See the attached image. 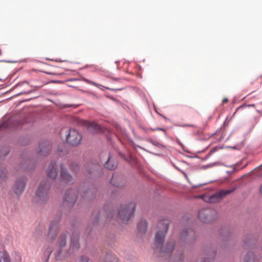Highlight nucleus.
<instances>
[{"instance_id":"8fccbe9b","label":"nucleus","mask_w":262,"mask_h":262,"mask_svg":"<svg viewBox=\"0 0 262 262\" xmlns=\"http://www.w3.org/2000/svg\"><path fill=\"white\" fill-rule=\"evenodd\" d=\"M114 239H115V236H114V235L113 234V235H112V236H111V241H112V242H113V241H114Z\"/></svg>"},{"instance_id":"c03bdc74","label":"nucleus","mask_w":262,"mask_h":262,"mask_svg":"<svg viewBox=\"0 0 262 262\" xmlns=\"http://www.w3.org/2000/svg\"><path fill=\"white\" fill-rule=\"evenodd\" d=\"M177 142L181 146V147H182V148L183 149V150L184 151V145L181 143V142L178 139L177 141Z\"/></svg>"},{"instance_id":"4468645a","label":"nucleus","mask_w":262,"mask_h":262,"mask_svg":"<svg viewBox=\"0 0 262 262\" xmlns=\"http://www.w3.org/2000/svg\"><path fill=\"white\" fill-rule=\"evenodd\" d=\"M60 178L61 181L68 183L73 180V177L68 171V170L64 167L63 164L60 165Z\"/></svg>"},{"instance_id":"f8f14e48","label":"nucleus","mask_w":262,"mask_h":262,"mask_svg":"<svg viewBox=\"0 0 262 262\" xmlns=\"http://www.w3.org/2000/svg\"><path fill=\"white\" fill-rule=\"evenodd\" d=\"M61 219V215L59 214L56 216V219L51 222L49 227L48 237L51 241H54L59 230L58 223Z\"/></svg>"},{"instance_id":"2eb2a0df","label":"nucleus","mask_w":262,"mask_h":262,"mask_svg":"<svg viewBox=\"0 0 262 262\" xmlns=\"http://www.w3.org/2000/svg\"><path fill=\"white\" fill-rule=\"evenodd\" d=\"M56 164L55 162H51L47 168V173L49 178L53 180L56 179L58 174V170L56 167Z\"/></svg>"},{"instance_id":"e433bc0d","label":"nucleus","mask_w":262,"mask_h":262,"mask_svg":"<svg viewBox=\"0 0 262 262\" xmlns=\"http://www.w3.org/2000/svg\"><path fill=\"white\" fill-rule=\"evenodd\" d=\"M219 164V163L217 162H213V163H210V164H207V165L203 166V168L204 169H207V168H210V167H212L213 166L217 165Z\"/></svg>"},{"instance_id":"09e8293b","label":"nucleus","mask_w":262,"mask_h":262,"mask_svg":"<svg viewBox=\"0 0 262 262\" xmlns=\"http://www.w3.org/2000/svg\"><path fill=\"white\" fill-rule=\"evenodd\" d=\"M228 101V99L227 98H224L223 101H222V102L223 103H227V102Z\"/></svg>"},{"instance_id":"0eeeda50","label":"nucleus","mask_w":262,"mask_h":262,"mask_svg":"<svg viewBox=\"0 0 262 262\" xmlns=\"http://www.w3.org/2000/svg\"><path fill=\"white\" fill-rule=\"evenodd\" d=\"M82 136L75 129H69V133L66 136L67 142L73 146L78 145L81 140Z\"/></svg>"},{"instance_id":"ddd939ff","label":"nucleus","mask_w":262,"mask_h":262,"mask_svg":"<svg viewBox=\"0 0 262 262\" xmlns=\"http://www.w3.org/2000/svg\"><path fill=\"white\" fill-rule=\"evenodd\" d=\"M52 147L51 142L47 140H41L38 147L36 149V152L39 156H47Z\"/></svg>"},{"instance_id":"dca6fc26","label":"nucleus","mask_w":262,"mask_h":262,"mask_svg":"<svg viewBox=\"0 0 262 262\" xmlns=\"http://www.w3.org/2000/svg\"><path fill=\"white\" fill-rule=\"evenodd\" d=\"M110 183L116 187H122L125 184V182L122 177L114 174L110 180Z\"/></svg>"},{"instance_id":"423d86ee","label":"nucleus","mask_w":262,"mask_h":262,"mask_svg":"<svg viewBox=\"0 0 262 262\" xmlns=\"http://www.w3.org/2000/svg\"><path fill=\"white\" fill-rule=\"evenodd\" d=\"M85 170L89 177L92 178H97L101 176L102 168L97 163L88 162L86 164Z\"/></svg>"},{"instance_id":"5701e85b","label":"nucleus","mask_w":262,"mask_h":262,"mask_svg":"<svg viewBox=\"0 0 262 262\" xmlns=\"http://www.w3.org/2000/svg\"><path fill=\"white\" fill-rule=\"evenodd\" d=\"M147 227V222L146 220L141 219L138 224V229L139 232L144 233Z\"/></svg>"},{"instance_id":"473e14b6","label":"nucleus","mask_w":262,"mask_h":262,"mask_svg":"<svg viewBox=\"0 0 262 262\" xmlns=\"http://www.w3.org/2000/svg\"><path fill=\"white\" fill-rule=\"evenodd\" d=\"M6 172L0 168V183L5 182L7 180Z\"/></svg>"},{"instance_id":"7c9ffc66","label":"nucleus","mask_w":262,"mask_h":262,"mask_svg":"<svg viewBox=\"0 0 262 262\" xmlns=\"http://www.w3.org/2000/svg\"><path fill=\"white\" fill-rule=\"evenodd\" d=\"M70 169L75 172H78L80 170V166L76 162H73L70 165Z\"/></svg>"},{"instance_id":"6e6552de","label":"nucleus","mask_w":262,"mask_h":262,"mask_svg":"<svg viewBox=\"0 0 262 262\" xmlns=\"http://www.w3.org/2000/svg\"><path fill=\"white\" fill-rule=\"evenodd\" d=\"M196 238L195 231L191 228H186L181 232L180 240L182 243L189 244L193 242Z\"/></svg>"},{"instance_id":"ea45409f","label":"nucleus","mask_w":262,"mask_h":262,"mask_svg":"<svg viewBox=\"0 0 262 262\" xmlns=\"http://www.w3.org/2000/svg\"><path fill=\"white\" fill-rule=\"evenodd\" d=\"M89 259L85 256H81L79 258V262H89Z\"/></svg>"},{"instance_id":"aec40b11","label":"nucleus","mask_w":262,"mask_h":262,"mask_svg":"<svg viewBox=\"0 0 262 262\" xmlns=\"http://www.w3.org/2000/svg\"><path fill=\"white\" fill-rule=\"evenodd\" d=\"M20 168L25 170H30L33 169L35 166V162L32 161L31 159H27L26 160L25 163H20Z\"/></svg>"},{"instance_id":"603ef678","label":"nucleus","mask_w":262,"mask_h":262,"mask_svg":"<svg viewBox=\"0 0 262 262\" xmlns=\"http://www.w3.org/2000/svg\"><path fill=\"white\" fill-rule=\"evenodd\" d=\"M25 93H26V92H21V93H19V94H18V95H22V94H25Z\"/></svg>"},{"instance_id":"1a4fd4ad","label":"nucleus","mask_w":262,"mask_h":262,"mask_svg":"<svg viewBox=\"0 0 262 262\" xmlns=\"http://www.w3.org/2000/svg\"><path fill=\"white\" fill-rule=\"evenodd\" d=\"M216 215L214 210L209 209H203L198 212V217L200 221L205 223L212 222Z\"/></svg>"},{"instance_id":"a211bd4d","label":"nucleus","mask_w":262,"mask_h":262,"mask_svg":"<svg viewBox=\"0 0 262 262\" xmlns=\"http://www.w3.org/2000/svg\"><path fill=\"white\" fill-rule=\"evenodd\" d=\"M256 239L253 234H248L244 239V247L254 248L255 246Z\"/></svg>"},{"instance_id":"bb28decb","label":"nucleus","mask_w":262,"mask_h":262,"mask_svg":"<svg viewBox=\"0 0 262 262\" xmlns=\"http://www.w3.org/2000/svg\"><path fill=\"white\" fill-rule=\"evenodd\" d=\"M12 119H9L6 121H4L0 125V130L10 128L13 127L12 124Z\"/></svg>"},{"instance_id":"6ab92c4d","label":"nucleus","mask_w":262,"mask_h":262,"mask_svg":"<svg viewBox=\"0 0 262 262\" xmlns=\"http://www.w3.org/2000/svg\"><path fill=\"white\" fill-rule=\"evenodd\" d=\"M69 235V233L68 232H66L61 234L59 236L57 243V248L61 249L66 247L67 245V238Z\"/></svg>"},{"instance_id":"49530a36","label":"nucleus","mask_w":262,"mask_h":262,"mask_svg":"<svg viewBox=\"0 0 262 262\" xmlns=\"http://www.w3.org/2000/svg\"><path fill=\"white\" fill-rule=\"evenodd\" d=\"M202 131L201 130H198L196 133H194V135H199L201 134H202Z\"/></svg>"},{"instance_id":"a878e982","label":"nucleus","mask_w":262,"mask_h":262,"mask_svg":"<svg viewBox=\"0 0 262 262\" xmlns=\"http://www.w3.org/2000/svg\"><path fill=\"white\" fill-rule=\"evenodd\" d=\"M52 252V249L50 247H48L45 250L41 259L43 262H49V259L51 254Z\"/></svg>"},{"instance_id":"f3484780","label":"nucleus","mask_w":262,"mask_h":262,"mask_svg":"<svg viewBox=\"0 0 262 262\" xmlns=\"http://www.w3.org/2000/svg\"><path fill=\"white\" fill-rule=\"evenodd\" d=\"M118 163L116 161L112 159V156L111 153H109L107 161L104 164V167L111 170H113L116 169L117 167Z\"/></svg>"},{"instance_id":"2f4dec72","label":"nucleus","mask_w":262,"mask_h":262,"mask_svg":"<svg viewBox=\"0 0 262 262\" xmlns=\"http://www.w3.org/2000/svg\"><path fill=\"white\" fill-rule=\"evenodd\" d=\"M3 255L2 257L4 262H11L10 257L7 251L5 249L3 251Z\"/></svg>"},{"instance_id":"c756f323","label":"nucleus","mask_w":262,"mask_h":262,"mask_svg":"<svg viewBox=\"0 0 262 262\" xmlns=\"http://www.w3.org/2000/svg\"><path fill=\"white\" fill-rule=\"evenodd\" d=\"M219 233L224 237L228 236L230 234V232L228 230V227L226 226L221 228L219 230Z\"/></svg>"},{"instance_id":"72a5a7b5","label":"nucleus","mask_w":262,"mask_h":262,"mask_svg":"<svg viewBox=\"0 0 262 262\" xmlns=\"http://www.w3.org/2000/svg\"><path fill=\"white\" fill-rule=\"evenodd\" d=\"M9 153V150L8 149H3L2 148H0V158H3L7 156Z\"/></svg>"},{"instance_id":"58836bf2","label":"nucleus","mask_w":262,"mask_h":262,"mask_svg":"<svg viewBox=\"0 0 262 262\" xmlns=\"http://www.w3.org/2000/svg\"><path fill=\"white\" fill-rule=\"evenodd\" d=\"M177 126L181 127H195L196 126L194 124H183L177 125Z\"/></svg>"},{"instance_id":"412c9836","label":"nucleus","mask_w":262,"mask_h":262,"mask_svg":"<svg viewBox=\"0 0 262 262\" xmlns=\"http://www.w3.org/2000/svg\"><path fill=\"white\" fill-rule=\"evenodd\" d=\"M88 129L92 134H95L98 133L100 130L99 125L95 122H90L88 125Z\"/></svg>"},{"instance_id":"b1692460","label":"nucleus","mask_w":262,"mask_h":262,"mask_svg":"<svg viewBox=\"0 0 262 262\" xmlns=\"http://www.w3.org/2000/svg\"><path fill=\"white\" fill-rule=\"evenodd\" d=\"M110 205L106 204L104 206V210L107 214V218L112 219L115 214V210L114 208L110 206Z\"/></svg>"},{"instance_id":"f03ea898","label":"nucleus","mask_w":262,"mask_h":262,"mask_svg":"<svg viewBox=\"0 0 262 262\" xmlns=\"http://www.w3.org/2000/svg\"><path fill=\"white\" fill-rule=\"evenodd\" d=\"M168 223H164L163 224V230L158 231L155 234L154 242V249L155 250L158 249L160 253H166L168 254H171L174 248L175 242L173 239H169L167 241L165 245H163L165 237L168 231Z\"/></svg>"},{"instance_id":"9b49d317","label":"nucleus","mask_w":262,"mask_h":262,"mask_svg":"<svg viewBox=\"0 0 262 262\" xmlns=\"http://www.w3.org/2000/svg\"><path fill=\"white\" fill-rule=\"evenodd\" d=\"M28 178L26 176H21L18 179L13 186V190L14 193L19 198L23 193Z\"/></svg>"},{"instance_id":"4c0bfd02","label":"nucleus","mask_w":262,"mask_h":262,"mask_svg":"<svg viewBox=\"0 0 262 262\" xmlns=\"http://www.w3.org/2000/svg\"><path fill=\"white\" fill-rule=\"evenodd\" d=\"M92 232H93V228L91 227H90L89 226L85 230V233L88 235V236H91V234L92 233Z\"/></svg>"},{"instance_id":"c85d7f7f","label":"nucleus","mask_w":262,"mask_h":262,"mask_svg":"<svg viewBox=\"0 0 262 262\" xmlns=\"http://www.w3.org/2000/svg\"><path fill=\"white\" fill-rule=\"evenodd\" d=\"M216 254V250H211L210 252H209L207 254L209 256L208 257H203L201 260V262H210L211 258H213L215 256Z\"/></svg>"},{"instance_id":"f704fd0d","label":"nucleus","mask_w":262,"mask_h":262,"mask_svg":"<svg viewBox=\"0 0 262 262\" xmlns=\"http://www.w3.org/2000/svg\"><path fill=\"white\" fill-rule=\"evenodd\" d=\"M119 156L123 158L126 161L129 162L132 160V156L130 155H125L122 152H119Z\"/></svg>"},{"instance_id":"3c124183","label":"nucleus","mask_w":262,"mask_h":262,"mask_svg":"<svg viewBox=\"0 0 262 262\" xmlns=\"http://www.w3.org/2000/svg\"><path fill=\"white\" fill-rule=\"evenodd\" d=\"M248 106L249 107H253V106H254V104H249Z\"/></svg>"},{"instance_id":"20e7f679","label":"nucleus","mask_w":262,"mask_h":262,"mask_svg":"<svg viewBox=\"0 0 262 262\" xmlns=\"http://www.w3.org/2000/svg\"><path fill=\"white\" fill-rule=\"evenodd\" d=\"M50 188V185L48 182H42L38 186L35 193V200L37 203L43 205L45 204L49 199L48 191Z\"/></svg>"},{"instance_id":"cd10ccee","label":"nucleus","mask_w":262,"mask_h":262,"mask_svg":"<svg viewBox=\"0 0 262 262\" xmlns=\"http://www.w3.org/2000/svg\"><path fill=\"white\" fill-rule=\"evenodd\" d=\"M103 260L104 262H118L117 258L110 253H106L105 258Z\"/></svg>"},{"instance_id":"39448f33","label":"nucleus","mask_w":262,"mask_h":262,"mask_svg":"<svg viewBox=\"0 0 262 262\" xmlns=\"http://www.w3.org/2000/svg\"><path fill=\"white\" fill-rule=\"evenodd\" d=\"M136 208V204L129 202L127 205H121L118 210V216L123 223H127L133 215Z\"/></svg>"},{"instance_id":"7ed1b4c3","label":"nucleus","mask_w":262,"mask_h":262,"mask_svg":"<svg viewBox=\"0 0 262 262\" xmlns=\"http://www.w3.org/2000/svg\"><path fill=\"white\" fill-rule=\"evenodd\" d=\"M79 233L73 232L72 234L70 241V248L69 250H63L62 248H57L54 253L56 260H63L70 256L71 254H75V252L80 248L79 243Z\"/></svg>"},{"instance_id":"c9c22d12","label":"nucleus","mask_w":262,"mask_h":262,"mask_svg":"<svg viewBox=\"0 0 262 262\" xmlns=\"http://www.w3.org/2000/svg\"><path fill=\"white\" fill-rule=\"evenodd\" d=\"M176 257L177 259L176 262H183L185 258L184 254L183 252L179 253Z\"/></svg>"},{"instance_id":"79ce46f5","label":"nucleus","mask_w":262,"mask_h":262,"mask_svg":"<svg viewBox=\"0 0 262 262\" xmlns=\"http://www.w3.org/2000/svg\"><path fill=\"white\" fill-rule=\"evenodd\" d=\"M150 130H151V131L160 130V131H163V132L166 133L165 130L164 128H160V127H156V128H151L150 129Z\"/></svg>"},{"instance_id":"9d476101","label":"nucleus","mask_w":262,"mask_h":262,"mask_svg":"<svg viewBox=\"0 0 262 262\" xmlns=\"http://www.w3.org/2000/svg\"><path fill=\"white\" fill-rule=\"evenodd\" d=\"M235 190V188L231 189H222L215 193L211 195L208 198V202L210 203H216L219 202L224 197L231 193Z\"/></svg>"},{"instance_id":"393cba45","label":"nucleus","mask_w":262,"mask_h":262,"mask_svg":"<svg viewBox=\"0 0 262 262\" xmlns=\"http://www.w3.org/2000/svg\"><path fill=\"white\" fill-rule=\"evenodd\" d=\"M99 214L100 210L99 209L95 210L92 213L91 220L94 226H95L98 224L99 219Z\"/></svg>"},{"instance_id":"de8ad7c7","label":"nucleus","mask_w":262,"mask_h":262,"mask_svg":"<svg viewBox=\"0 0 262 262\" xmlns=\"http://www.w3.org/2000/svg\"><path fill=\"white\" fill-rule=\"evenodd\" d=\"M3 61L7 63H14L15 61L12 60H4Z\"/></svg>"},{"instance_id":"a18cd8bd","label":"nucleus","mask_w":262,"mask_h":262,"mask_svg":"<svg viewBox=\"0 0 262 262\" xmlns=\"http://www.w3.org/2000/svg\"><path fill=\"white\" fill-rule=\"evenodd\" d=\"M214 151V150H211L209 154H208L205 157V159H208L211 155L212 152Z\"/></svg>"},{"instance_id":"a19ab883","label":"nucleus","mask_w":262,"mask_h":262,"mask_svg":"<svg viewBox=\"0 0 262 262\" xmlns=\"http://www.w3.org/2000/svg\"><path fill=\"white\" fill-rule=\"evenodd\" d=\"M83 81L85 82H86V83H88L89 84H91V85H95V86L97 85L96 83H95V82L92 81L88 79L84 78Z\"/></svg>"},{"instance_id":"864d4df0","label":"nucleus","mask_w":262,"mask_h":262,"mask_svg":"<svg viewBox=\"0 0 262 262\" xmlns=\"http://www.w3.org/2000/svg\"><path fill=\"white\" fill-rule=\"evenodd\" d=\"M162 117H163L164 119H166V118L165 117H164V116H162Z\"/></svg>"},{"instance_id":"f257e3e1","label":"nucleus","mask_w":262,"mask_h":262,"mask_svg":"<svg viewBox=\"0 0 262 262\" xmlns=\"http://www.w3.org/2000/svg\"><path fill=\"white\" fill-rule=\"evenodd\" d=\"M97 189L93 186L84 188L83 186H80L78 191L75 189H69L66 190L63 196V204L68 207L73 206L76 202L78 193L85 200L91 201L94 199L96 195Z\"/></svg>"},{"instance_id":"37998d69","label":"nucleus","mask_w":262,"mask_h":262,"mask_svg":"<svg viewBox=\"0 0 262 262\" xmlns=\"http://www.w3.org/2000/svg\"><path fill=\"white\" fill-rule=\"evenodd\" d=\"M149 142H150L152 145L157 146H158L160 144L158 142L155 141L152 139H150L149 140Z\"/></svg>"},{"instance_id":"4be33fe9","label":"nucleus","mask_w":262,"mask_h":262,"mask_svg":"<svg viewBox=\"0 0 262 262\" xmlns=\"http://www.w3.org/2000/svg\"><path fill=\"white\" fill-rule=\"evenodd\" d=\"M244 262H258V259L254 252L249 251L245 256Z\"/></svg>"}]
</instances>
